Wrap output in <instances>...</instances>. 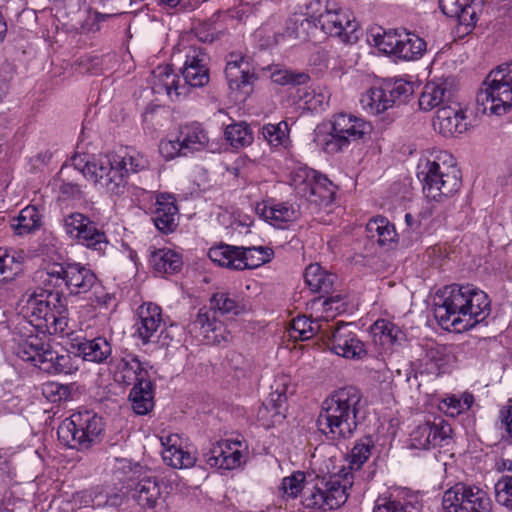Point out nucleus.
Wrapping results in <instances>:
<instances>
[{
  "mask_svg": "<svg viewBox=\"0 0 512 512\" xmlns=\"http://www.w3.org/2000/svg\"><path fill=\"white\" fill-rule=\"evenodd\" d=\"M34 283L43 285L44 288L36 293L37 298H42L43 294L57 295L53 288L64 282L71 294H84L99 285L96 274L88 267L74 262L65 266L62 263V255L57 251L56 238L49 232L44 239V243L39 244L34 251ZM55 300H51L50 306L54 305Z\"/></svg>",
  "mask_w": 512,
  "mask_h": 512,
  "instance_id": "nucleus-1",
  "label": "nucleus"
},
{
  "mask_svg": "<svg viewBox=\"0 0 512 512\" xmlns=\"http://www.w3.org/2000/svg\"><path fill=\"white\" fill-rule=\"evenodd\" d=\"M37 298L34 292V367L50 375L72 374L78 370L75 356L68 352L59 353L55 346L54 334L64 331L66 322L57 318L50 307L55 294H43Z\"/></svg>",
  "mask_w": 512,
  "mask_h": 512,
  "instance_id": "nucleus-2",
  "label": "nucleus"
},
{
  "mask_svg": "<svg viewBox=\"0 0 512 512\" xmlns=\"http://www.w3.org/2000/svg\"><path fill=\"white\" fill-rule=\"evenodd\" d=\"M490 311L488 295L471 284L445 286L434 298V316L447 330L467 331L484 321Z\"/></svg>",
  "mask_w": 512,
  "mask_h": 512,
  "instance_id": "nucleus-3",
  "label": "nucleus"
},
{
  "mask_svg": "<svg viewBox=\"0 0 512 512\" xmlns=\"http://www.w3.org/2000/svg\"><path fill=\"white\" fill-rule=\"evenodd\" d=\"M362 394L354 386L334 391L322 403L317 418L318 430L331 441H341L353 436L358 426Z\"/></svg>",
  "mask_w": 512,
  "mask_h": 512,
  "instance_id": "nucleus-4",
  "label": "nucleus"
},
{
  "mask_svg": "<svg viewBox=\"0 0 512 512\" xmlns=\"http://www.w3.org/2000/svg\"><path fill=\"white\" fill-rule=\"evenodd\" d=\"M241 311L242 307L235 297L227 292H216L210 298V307L199 309L196 318L189 325L190 331H199L207 343L229 342L232 335L216 315H238Z\"/></svg>",
  "mask_w": 512,
  "mask_h": 512,
  "instance_id": "nucleus-5",
  "label": "nucleus"
},
{
  "mask_svg": "<svg viewBox=\"0 0 512 512\" xmlns=\"http://www.w3.org/2000/svg\"><path fill=\"white\" fill-rule=\"evenodd\" d=\"M422 175L423 193L427 199L443 202L454 196L462 184L461 171L451 155L443 154L436 160H427L418 176Z\"/></svg>",
  "mask_w": 512,
  "mask_h": 512,
  "instance_id": "nucleus-6",
  "label": "nucleus"
},
{
  "mask_svg": "<svg viewBox=\"0 0 512 512\" xmlns=\"http://www.w3.org/2000/svg\"><path fill=\"white\" fill-rule=\"evenodd\" d=\"M105 422L94 411L81 410L62 421L58 427L59 440L79 451L90 450L103 440Z\"/></svg>",
  "mask_w": 512,
  "mask_h": 512,
  "instance_id": "nucleus-7",
  "label": "nucleus"
},
{
  "mask_svg": "<svg viewBox=\"0 0 512 512\" xmlns=\"http://www.w3.org/2000/svg\"><path fill=\"white\" fill-rule=\"evenodd\" d=\"M483 86L476 96L478 111L505 114L512 107V63L492 70Z\"/></svg>",
  "mask_w": 512,
  "mask_h": 512,
  "instance_id": "nucleus-8",
  "label": "nucleus"
},
{
  "mask_svg": "<svg viewBox=\"0 0 512 512\" xmlns=\"http://www.w3.org/2000/svg\"><path fill=\"white\" fill-rule=\"evenodd\" d=\"M80 171L87 179L111 195L119 196L126 191L128 182L125 162L118 153L111 152L93 158L87 161Z\"/></svg>",
  "mask_w": 512,
  "mask_h": 512,
  "instance_id": "nucleus-9",
  "label": "nucleus"
},
{
  "mask_svg": "<svg viewBox=\"0 0 512 512\" xmlns=\"http://www.w3.org/2000/svg\"><path fill=\"white\" fill-rule=\"evenodd\" d=\"M371 131L372 125L363 118L349 113L335 114L331 120V132L322 144L323 149L328 154L338 153Z\"/></svg>",
  "mask_w": 512,
  "mask_h": 512,
  "instance_id": "nucleus-10",
  "label": "nucleus"
},
{
  "mask_svg": "<svg viewBox=\"0 0 512 512\" xmlns=\"http://www.w3.org/2000/svg\"><path fill=\"white\" fill-rule=\"evenodd\" d=\"M442 506L445 512H489L491 500L481 488L457 483L444 492Z\"/></svg>",
  "mask_w": 512,
  "mask_h": 512,
  "instance_id": "nucleus-11",
  "label": "nucleus"
},
{
  "mask_svg": "<svg viewBox=\"0 0 512 512\" xmlns=\"http://www.w3.org/2000/svg\"><path fill=\"white\" fill-rule=\"evenodd\" d=\"M293 185L297 193L316 205H329L335 196V186L316 170L304 167L293 174Z\"/></svg>",
  "mask_w": 512,
  "mask_h": 512,
  "instance_id": "nucleus-12",
  "label": "nucleus"
},
{
  "mask_svg": "<svg viewBox=\"0 0 512 512\" xmlns=\"http://www.w3.org/2000/svg\"><path fill=\"white\" fill-rule=\"evenodd\" d=\"M256 65L252 57L233 51L226 56L225 77L229 89L244 99L253 91V86L258 79Z\"/></svg>",
  "mask_w": 512,
  "mask_h": 512,
  "instance_id": "nucleus-13",
  "label": "nucleus"
},
{
  "mask_svg": "<svg viewBox=\"0 0 512 512\" xmlns=\"http://www.w3.org/2000/svg\"><path fill=\"white\" fill-rule=\"evenodd\" d=\"M321 339L338 356L361 359L367 354L365 344L358 338L351 323H337L335 327L326 323Z\"/></svg>",
  "mask_w": 512,
  "mask_h": 512,
  "instance_id": "nucleus-14",
  "label": "nucleus"
},
{
  "mask_svg": "<svg viewBox=\"0 0 512 512\" xmlns=\"http://www.w3.org/2000/svg\"><path fill=\"white\" fill-rule=\"evenodd\" d=\"M316 19L327 34L340 38L343 43L355 44L359 40V23L350 11L326 6Z\"/></svg>",
  "mask_w": 512,
  "mask_h": 512,
  "instance_id": "nucleus-15",
  "label": "nucleus"
},
{
  "mask_svg": "<svg viewBox=\"0 0 512 512\" xmlns=\"http://www.w3.org/2000/svg\"><path fill=\"white\" fill-rule=\"evenodd\" d=\"M456 94V86L453 78H440L425 84L419 97V107L424 111L434 108L440 109L452 103Z\"/></svg>",
  "mask_w": 512,
  "mask_h": 512,
  "instance_id": "nucleus-16",
  "label": "nucleus"
},
{
  "mask_svg": "<svg viewBox=\"0 0 512 512\" xmlns=\"http://www.w3.org/2000/svg\"><path fill=\"white\" fill-rule=\"evenodd\" d=\"M443 14L457 21L455 27L456 39H463L470 35L476 27L478 14L474 2H439Z\"/></svg>",
  "mask_w": 512,
  "mask_h": 512,
  "instance_id": "nucleus-17",
  "label": "nucleus"
},
{
  "mask_svg": "<svg viewBox=\"0 0 512 512\" xmlns=\"http://www.w3.org/2000/svg\"><path fill=\"white\" fill-rule=\"evenodd\" d=\"M451 426L441 420L439 423L426 422L419 425L410 434V447L427 450L431 447L442 445V442L450 437Z\"/></svg>",
  "mask_w": 512,
  "mask_h": 512,
  "instance_id": "nucleus-18",
  "label": "nucleus"
},
{
  "mask_svg": "<svg viewBox=\"0 0 512 512\" xmlns=\"http://www.w3.org/2000/svg\"><path fill=\"white\" fill-rule=\"evenodd\" d=\"M71 349L75 351V358L81 357L84 361L106 364L112 355L110 342L102 336L93 339L76 337L71 340Z\"/></svg>",
  "mask_w": 512,
  "mask_h": 512,
  "instance_id": "nucleus-19",
  "label": "nucleus"
},
{
  "mask_svg": "<svg viewBox=\"0 0 512 512\" xmlns=\"http://www.w3.org/2000/svg\"><path fill=\"white\" fill-rule=\"evenodd\" d=\"M151 211L152 220L160 232L168 234L176 230L179 210L174 196L167 193L158 194Z\"/></svg>",
  "mask_w": 512,
  "mask_h": 512,
  "instance_id": "nucleus-20",
  "label": "nucleus"
},
{
  "mask_svg": "<svg viewBox=\"0 0 512 512\" xmlns=\"http://www.w3.org/2000/svg\"><path fill=\"white\" fill-rule=\"evenodd\" d=\"M208 56L202 48H192L186 55V60L182 70L184 84L191 87H203L209 82V68L207 66Z\"/></svg>",
  "mask_w": 512,
  "mask_h": 512,
  "instance_id": "nucleus-21",
  "label": "nucleus"
},
{
  "mask_svg": "<svg viewBox=\"0 0 512 512\" xmlns=\"http://www.w3.org/2000/svg\"><path fill=\"white\" fill-rule=\"evenodd\" d=\"M433 126L443 136L451 137L465 132L468 123L461 105L457 102L438 109Z\"/></svg>",
  "mask_w": 512,
  "mask_h": 512,
  "instance_id": "nucleus-22",
  "label": "nucleus"
},
{
  "mask_svg": "<svg viewBox=\"0 0 512 512\" xmlns=\"http://www.w3.org/2000/svg\"><path fill=\"white\" fill-rule=\"evenodd\" d=\"M29 252L20 248L0 247V282L9 283L24 273Z\"/></svg>",
  "mask_w": 512,
  "mask_h": 512,
  "instance_id": "nucleus-23",
  "label": "nucleus"
},
{
  "mask_svg": "<svg viewBox=\"0 0 512 512\" xmlns=\"http://www.w3.org/2000/svg\"><path fill=\"white\" fill-rule=\"evenodd\" d=\"M115 381L130 386H137L139 382L150 380V374L144 364L135 355L121 358L116 365Z\"/></svg>",
  "mask_w": 512,
  "mask_h": 512,
  "instance_id": "nucleus-24",
  "label": "nucleus"
},
{
  "mask_svg": "<svg viewBox=\"0 0 512 512\" xmlns=\"http://www.w3.org/2000/svg\"><path fill=\"white\" fill-rule=\"evenodd\" d=\"M136 332L144 344L150 342L162 324L161 307L153 303H144L138 308Z\"/></svg>",
  "mask_w": 512,
  "mask_h": 512,
  "instance_id": "nucleus-25",
  "label": "nucleus"
},
{
  "mask_svg": "<svg viewBox=\"0 0 512 512\" xmlns=\"http://www.w3.org/2000/svg\"><path fill=\"white\" fill-rule=\"evenodd\" d=\"M373 343L378 352H388L403 336L401 329L387 319H378L370 327Z\"/></svg>",
  "mask_w": 512,
  "mask_h": 512,
  "instance_id": "nucleus-26",
  "label": "nucleus"
},
{
  "mask_svg": "<svg viewBox=\"0 0 512 512\" xmlns=\"http://www.w3.org/2000/svg\"><path fill=\"white\" fill-rule=\"evenodd\" d=\"M180 437L177 434L169 435L162 440L165 449L162 452L164 462L177 469L190 468L196 463V456L184 450L179 445Z\"/></svg>",
  "mask_w": 512,
  "mask_h": 512,
  "instance_id": "nucleus-27",
  "label": "nucleus"
},
{
  "mask_svg": "<svg viewBox=\"0 0 512 512\" xmlns=\"http://www.w3.org/2000/svg\"><path fill=\"white\" fill-rule=\"evenodd\" d=\"M325 488V498L327 500L328 509H337L342 506L348 499V490L352 487V482L347 475L341 477L339 475L330 476L328 480L322 478Z\"/></svg>",
  "mask_w": 512,
  "mask_h": 512,
  "instance_id": "nucleus-28",
  "label": "nucleus"
},
{
  "mask_svg": "<svg viewBox=\"0 0 512 512\" xmlns=\"http://www.w3.org/2000/svg\"><path fill=\"white\" fill-rule=\"evenodd\" d=\"M366 232L367 237L381 247H391L398 237L395 226L383 216L370 219L366 224Z\"/></svg>",
  "mask_w": 512,
  "mask_h": 512,
  "instance_id": "nucleus-29",
  "label": "nucleus"
},
{
  "mask_svg": "<svg viewBox=\"0 0 512 512\" xmlns=\"http://www.w3.org/2000/svg\"><path fill=\"white\" fill-rule=\"evenodd\" d=\"M133 497L143 509L153 510L161 499V485L156 477L142 478L135 487Z\"/></svg>",
  "mask_w": 512,
  "mask_h": 512,
  "instance_id": "nucleus-30",
  "label": "nucleus"
},
{
  "mask_svg": "<svg viewBox=\"0 0 512 512\" xmlns=\"http://www.w3.org/2000/svg\"><path fill=\"white\" fill-rule=\"evenodd\" d=\"M304 278L310 290L322 294V298L333 292L336 276L322 270L319 264H310L305 270Z\"/></svg>",
  "mask_w": 512,
  "mask_h": 512,
  "instance_id": "nucleus-31",
  "label": "nucleus"
},
{
  "mask_svg": "<svg viewBox=\"0 0 512 512\" xmlns=\"http://www.w3.org/2000/svg\"><path fill=\"white\" fill-rule=\"evenodd\" d=\"M373 512H420L417 503H413L403 492L379 496Z\"/></svg>",
  "mask_w": 512,
  "mask_h": 512,
  "instance_id": "nucleus-32",
  "label": "nucleus"
},
{
  "mask_svg": "<svg viewBox=\"0 0 512 512\" xmlns=\"http://www.w3.org/2000/svg\"><path fill=\"white\" fill-rule=\"evenodd\" d=\"M179 137L187 153L203 150L209 143V137L200 123L193 122L180 127Z\"/></svg>",
  "mask_w": 512,
  "mask_h": 512,
  "instance_id": "nucleus-33",
  "label": "nucleus"
},
{
  "mask_svg": "<svg viewBox=\"0 0 512 512\" xmlns=\"http://www.w3.org/2000/svg\"><path fill=\"white\" fill-rule=\"evenodd\" d=\"M149 262L155 272L160 274H173L183 265L181 255L169 248L152 251Z\"/></svg>",
  "mask_w": 512,
  "mask_h": 512,
  "instance_id": "nucleus-34",
  "label": "nucleus"
},
{
  "mask_svg": "<svg viewBox=\"0 0 512 512\" xmlns=\"http://www.w3.org/2000/svg\"><path fill=\"white\" fill-rule=\"evenodd\" d=\"M129 400L133 411L138 415H146L154 407L153 383L150 380L145 383L139 382L137 386L132 387Z\"/></svg>",
  "mask_w": 512,
  "mask_h": 512,
  "instance_id": "nucleus-35",
  "label": "nucleus"
},
{
  "mask_svg": "<svg viewBox=\"0 0 512 512\" xmlns=\"http://www.w3.org/2000/svg\"><path fill=\"white\" fill-rule=\"evenodd\" d=\"M240 254L237 265L240 270H244L258 268L270 262L274 256V251L272 248L264 246H240Z\"/></svg>",
  "mask_w": 512,
  "mask_h": 512,
  "instance_id": "nucleus-36",
  "label": "nucleus"
},
{
  "mask_svg": "<svg viewBox=\"0 0 512 512\" xmlns=\"http://www.w3.org/2000/svg\"><path fill=\"white\" fill-rule=\"evenodd\" d=\"M261 133L272 148L287 150L291 146L290 127L286 121H280L277 124H265Z\"/></svg>",
  "mask_w": 512,
  "mask_h": 512,
  "instance_id": "nucleus-37",
  "label": "nucleus"
},
{
  "mask_svg": "<svg viewBox=\"0 0 512 512\" xmlns=\"http://www.w3.org/2000/svg\"><path fill=\"white\" fill-rule=\"evenodd\" d=\"M240 246L220 244L209 249L208 256L211 261L219 266L232 270H240L237 260L240 259Z\"/></svg>",
  "mask_w": 512,
  "mask_h": 512,
  "instance_id": "nucleus-38",
  "label": "nucleus"
},
{
  "mask_svg": "<svg viewBox=\"0 0 512 512\" xmlns=\"http://www.w3.org/2000/svg\"><path fill=\"white\" fill-rule=\"evenodd\" d=\"M324 330L320 320H313L306 316H298L291 323V336L295 339L308 340L317 334L323 336Z\"/></svg>",
  "mask_w": 512,
  "mask_h": 512,
  "instance_id": "nucleus-39",
  "label": "nucleus"
},
{
  "mask_svg": "<svg viewBox=\"0 0 512 512\" xmlns=\"http://www.w3.org/2000/svg\"><path fill=\"white\" fill-rule=\"evenodd\" d=\"M324 482L318 478L313 485L308 483L302 493V505L305 509L319 510L327 507V500L324 492Z\"/></svg>",
  "mask_w": 512,
  "mask_h": 512,
  "instance_id": "nucleus-40",
  "label": "nucleus"
},
{
  "mask_svg": "<svg viewBox=\"0 0 512 512\" xmlns=\"http://www.w3.org/2000/svg\"><path fill=\"white\" fill-rule=\"evenodd\" d=\"M361 102L365 107L370 108L372 112L377 114L393 106V100L389 98L385 84L370 88L366 94L362 96Z\"/></svg>",
  "mask_w": 512,
  "mask_h": 512,
  "instance_id": "nucleus-41",
  "label": "nucleus"
},
{
  "mask_svg": "<svg viewBox=\"0 0 512 512\" xmlns=\"http://www.w3.org/2000/svg\"><path fill=\"white\" fill-rule=\"evenodd\" d=\"M80 245L95 252L99 257L104 256L110 248V242L106 232L97 227V224L92 227L83 238L77 241Z\"/></svg>",
  "mask_w": 512,
  "mask_h": 512,
  "instance_id": "nucleus-42",
  "label": "nucleus"
},
{
  "mask_svg": "<svg viewBox=\"0 0 512 512\" xmlns=\"http://www.w3.org/2000/svg\"><path fill=\"white\" fill-rule=\"evenodd\" d=\"M262 215L275 227H283L284 223L293 221L297 218V211L292 205L279 203L272 206H265Z\"/></svg>",
  "mask_w": 512,
  "mask_h": 512,
  "instance_id": "nucleus-43",
  "label": "nucleus"
},
{
  "mask_svg": "<svg viewBox=\"0 0 512 512\" xmlns=\"http://www.w3.org/2000/svg\"><path fill=\"white\" fill-rule=\"evenodd\" d=\"M225 139L234 148H243L253 142V134L247 123L240 122L228 125L224 132Z\"/></svg>",
  "mask_w": 512,
  "mask_h": 512,
  "instance_id": "nucleus-44",
  "label": "nucleus"
},
{
  "mask_svg": "<svg viewBox=\"0 0 512 512\" xmlns=\"http://www.w3.org/2000/svg\"><path fill=\"white\" fill-rule=\"evenodd\" d=\"M425 51L426 42L416 35L407 33L406 38L401 39L396 57L407 61L415 60L420 58Z\"/></svg>",
  "mask_w": 512,
  "mask_h": 512,
  "instance_id": "nucleus-45",
  "label": "nucleus"
},
{
  "mask_svg": "<svg viewBox=\"0 0 512 512\" xmlns=\"http://www.w3.org/2000/svg\"><path fill=\"white\" fill-rule=\"evenodd\" d=\"M474 403V396L469 392H464L460 397L449 395L440 402V409L451 417L468 411Z\"/></svg>",
  "mask_w": 512,
  "mask_h": 512,
  "instance_id": "nucleus-46",
  "label": "nucleus"
},
{
  "mask_svg": "<svg viewBox=\"0 0 512 512\" xmlns=\"http://www.w3.org/2000/svg\"><path fill=\"white\" fill-rule=\"evenodd\" d=\"M153 74L158 80V83L155 82V86H160V88L164 89L169 96H172L173 93L176 96H180L183 93L181 91L182 85H179L178 75L173 73L169 66L158 67Z\"/></svg>",
  "mask_w": 512,
  "mask_h": 512,
  "instance_id": "nucleus-47",
  "label": "nucleus"
},
{
  "mask_svg": "<svg viewBox=\"0 0 512 512\" xmlns=\"http://www.w3.org/2000/svg\"><path fill=\"white\" fill-rule=\"evenodd\" d=\"M374 442L371 437H365L356 442L350 453L349 468L358 470L371 456Z\"/></svg>",
  "mask_w": 512,
  "mask_h": 512,
  "instance_id": "nucleus-48",
  "label": "nucleus"
},
{
  "mask_svg": "<svg viewBox=\"0 0 512 512\" xmlns=\"http://www.w3.org/2000/svg\"><path fill=\"white\" fill-rule=\"evenodd\" d=\"M373 41L380 51L396 57L400 47L401 36L396 30L384 31L382 34H374Z\"/></svg>",
  "mask_w": 512,
  "mask_h": 512,
  "instance_id": "nucleus-49",
  "label": "nucleus"
},
{
  "mask_svg": "<svg viewBox=\"0 0 512 512\" xmlns=\"http://www.w3.org/2000/svg\"><path fill=\"white\" fill-rule=\"evenodd\" d=\"M71 389L72 385H64L53 381L41 385L43 397L52 403L69 400L71 398Z\"/></svg>",
  "mask_w": 512,
  "mask_h": 512,
  "instance_id": "nucleus-50",
  "label": "nucleus"
},
{
  "mask_svg": "<svg viewBox=\"0 0 512 512\" xmlns=\"http://www.w3.org/2000/svg\"><path fill=\"white\" fill-rule=\"evenodd\" d=\"M271 79L274 83L279 85L301 86L309 82L310 76L304 72L278 69L272 72Z\"/></svg>",
  "mask_w": 512,
  "mask_h": 512,
  "instance_id": "nucleus-51",
  "label": "nucleus"
},
{
  "mask_svg": "<svg viewBox=\"0 0 512 512\" xmlns=\"http://www.w3.org/2000/svg\"><path fill=\"white\" fill-rule=\"evenodd\" d=\"M10 227L16 236L32 233V208L30 205L23 208L17 216L10 220Z\"/></svg>",
  "mask_w": 512,
  "mask_h": 512,
  "instance_id": "nucleus-52",
  "label": "nucleus"
},
{
  "mask_svg": "<svg viewBox=\"0 0 512 512\" xmlns=\"http://www.w3.org/2000/svg\"><path fill=\"white\" fill-rule=\"evenodd\" d=\"M495 499L498 504L512 511V476L504 475L496 482Z\"/></svg>",
  "mask_w": 512,
  "mask_h": 512,
  "instance_id": "nucleus-53",
  "label": "nucleus"
},
{
  "mask_svg": "<svg viewBox=\"0 0 512 512\" xmlns=\"http://www.w3.org/2000/svg\"><path fill=\"white\" fill-rule=\"evenodd\" d=\"M389 98L396 102H405L414 92L413 84L404 80H396L393 83H385Z\"/></svg>",
  "mask_w": 512,
  "mask_h": 512,
  "instance_id": "nucleus-54",
  "label": "nucleus"
},
{
  "mask_svg": "<svg viewBox=\"0 0 512 512\" xmlns=\"http://www.w3.org/2000/svg\"><path fill=\"white\" fill-rule=\"evenodd\" d=\"M307 485L308 483H305V474L300 471L282 480V488L292 497H296L300 492L303 493L304 487Z\"/></svg>",
  "mask_w": 512,
  "mask_h": 512,
  "instance_id": "nucleus-55",
  "label": "nucleus"
},
{
  "mask_svg": "<svg viewBox=\"0 0 512 512\" xmlns=\"http://www.w3.org/2000/svg\"><path fill=\"white\" fill-rule=\"evenodd\" d=\"M159 152L167 160L188 155L179 136L176 140H162L159 144Z\"/></svg>",
  "mask_w": 512,
  "mask_h": 512,
  "instance_id": "nucleus-56",
  "label": "nucleus"
},
{
  "mask_svg": "<svg viewBox=\"0 0 512 512\" xmlns=\"http://www.w3.org/2000/svg\"><path fill=\"white\" fill-rule=\"evenodd\" d=\"M296 98L304 104L308 110H317L322 106L324 96L316 94L314 90L307 88H298Z\"/></svg>",
  "mask_w": 512,
  "mask_h": 512,
  "instance_id": "nucleus-57",
  "label": "nucleus"
},
{
  "mask_svg": "<svg viewBox=\"0 0 512 512\" xmlns=\"http://www.w3.org/2000/svg\"><path fill=\"white\" fill-rule=\"evenodd\" d=\"M229 450V455L223 457L222 459L215 458L214 462L211 463V467H217L221 469H234L238 467L241 463L242 454L239 450H232L230 445H226Z\"/></svg>",
  "mask_w": 512,
  "mask_h": 512,
  "instance_id": "nucleus-58",
  "label": "nucleus"
},
{
  "mask_svg": "<svg viewBox=\"0 0 512 512\" xmlns=\"http://www.w3.org/2000/svg\"><path fill=\"white\" fill-rule=\"evenodd\" d=\"M287 401V396L285 390L279 391L278 389L274 392H271L269 395V399L267 404L265 405L266 410L269 408L273 411V416H284L283 411L285 410L284 406Z\"/></svg>",
  "mask_w": 512,
  "mask_h": 512,
  "instance_id": "nucleus-59",
  "label": "nucleus"
},
{
  "mask_svg": "<svg viewBox=\"0 0 512 512\" xmlns=\"http://www.w3.org/2000/svg\"><path fill=\"white\" fill-rule=\"evenodd\" d=\"M120 158L124 160L125 162V170H126V177L130 172L136 173L141 170H144L147 166V161L139 155L133 156V155H120Z\"/></svg>",
  "mask_w": 512,
  "mask_h": 512,
  "instance_id": "nucleus-60",
  "label": "nucleus"
},
{
  "mask_svg": "<svg viewBox=\"0 0 512 512\" xmlns=\"http://www.w3.org/2000/svg\"><path fill=\"white\" fill-rule=\"evenodd\" d=\"M226 445H228V444L224 443V442H217V443L213 444V446L210 448V450L207 453L204 454L205 461L210 467H211V463L214 462L213 460H215V458H217V460L218 459L220 460L223 457L229 455V450L226 447Z\"/></svg>",
  "mask_w": 512,
  "mask_h": 512,
  "instance_id": "nucleus-61",
  "label": "nucleus"
},
{
  "mask_svg": "<svg viewBox=\"0 0 512 512\" xmlns=\"http://www.w3.org/2000/svg\"><path fill=\"white\" fill-rule=\"evenodd\" d=\"M80 221H86V215L79 212H72L63 218L65 232L70 237L73 235Z\"/></svg>",
  "mask_w": 512,
  "mask_h": 512,
  "instance_id": "nucleus-62",
  "label": "nucleus"
},
{
  "mask_svg": "<svg viewBox=\"0 0 512 512\" xmlns=\"http://www.w3.org/2000/svg\"><path fill=\"white\" fill-rule=\"evenodd\" d=\"M60 194L66 198L81 199L83 192L77 183L63 181L59 187Z\"/></svg>",
  "mask_w": 512,
  "mask_h": 512,
  "instance_id": "nucleus-63",
  "label": "nucleus"
},
{
  "mask_svg": "<svg viewBox=\"0 0 512 512\" xmlns=\"http://www.w3.org/2000/svg\"><path fill=\"white\" fill-rule=\"evenodd\" d=\"M42 203H38L34 205V232L39 230L44 225V218L46 212L45 201L43 200V196L40 197Z\"/></svg>",
  "mask_w": 512,
  "mask_h": 512,
  "instance_id": "nucleus-64",
  "label": "nucleus"
}]
</instances>
